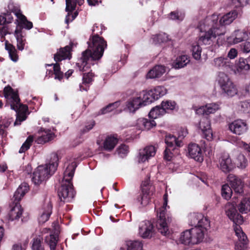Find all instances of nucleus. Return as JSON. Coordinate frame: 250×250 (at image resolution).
Listing matches in <instances>:
<instances>
[{"label": "nucleus", "mask_w": 250, "mask_h": 250, "mask_svg": "<svg viewBox=\"0 0 250 250\" xmlns=\"http://www.w3.org/2000/svg\"><path fill=\"white\" fill-rule=\"evenodd\" d=\"M189 58L187 55H182L178 57L173 62V66L176 69H179L186 66L189 62Z\"/></svg>", "instance_id": "39"}, {"label": "nucleus", "mask_w": 250, "mask_h": 250, "mask_svg": "<svg viewBox=\"0 0 250 250\" xmlns=\"http://www.w3.org/2000/svg\"><path fill=\"white\" fill-rule=\"evenodd\" d=\"M118 153L123 157L122 155H125L128 152V146L125 144L121 145L118 148Z\"/></svg>", "instance_id": "58"}, {"label": "nucleus", "mask_w": 250, "mask_h": 250, "mask_svg": "<svg viewBox=\"0 0 250 250\" xmlns=\"http://www.w3.org/2000/svg\"><path fill=\"white\" fill-rule=\"evenodd\" d=\"M144 105V100L143 97L139 94V96L133 97L129 99L127 102L126 106L130 112H134L137 109Z\"/></svg>", "instance_id": "29"}, {"label": "nucleus", "mask_w": 250, "mask_h": 250, "mask_svg": "<svg viewBox=\"0 0 250 250\" xmlns=\"http://www.w3.org/2000/svg\"><path fill=\"white\" fill-rule=\"evenodd\" d=\"M237 14L238 13L235 10L229 12L222 16L220 18L219 22H218L219 19L218 16L215 14H213L211 18L207 19L205 22H208L209 21H211L213 24V28L214 29H215V28L220 29L223 28L222 31H224L225 34V26L231 23L236 18Z\"/></svg>", "instance_id": "11"}, {"label": "nucleus", "mask_w": 250, "mask_h": 250, "mask_svg": "<svg viewBox=\"0 0 250 250\" xmlns=\"http://www.w3.org/2000/svg\"><path fill=\"white\" fill-rule=\"evenodd\" d=\"M234 231L238 239V241L235 244V250H244L247 244V236L240 227H236L234 229Z\"/></svg>", "instance_id": "27"}, {"label": "nucleus", "mask_w": 250, "mask_h": 250, "mask_svg": "<svg viewBox=\"0 0 250 250\" xmlns=\"http://www.w3.org/2000/svg\"><path fill=\"white\" fill-rule=\"evenodd\" d=\"M163 109L166 110V113H169L170 111L174 110H178V107L176 106V103L174 101L167 100L163 101L161 104Z\"/></svg>", "instance_id": "41"}, {"label": "nucleus", "mask_w": 250, "mask_h": 250, "mask_svg": "<svg viewBox=\"0 0 250 250\" xmlns=\"http://www.w3.org/2000/svg\"><path fill=\"white\" fill-rule=\"evenodd\" d=\"M14 35L17 40L18 49L20 51H22L26 43V39L24 36L23 35V33H21V31L15 30Z\"/></svg>", "instance_id": "37"}, {"label": "nucleus", "mask_w": 250, "mask_h": 250, "mask_svg": "<svg viewBox=\"0 0 250 250\" xmlns=\"http://www.w3.org/2000/svg\"><path fill=\"white\" fill-rule=\"evenodd\" d=\"M168 18L172 20H176L178 21H182L185 16V13L181 10H177L171 12L168 14Z\"/></svg>", "instance_id": "44"}, {"label": "nucleus", "mask_w": 250, "mask_h": 250, "mask_svg": "<svg viewBox=\"0 0 250 250\" xmlns=\"http://www.w3.org/2000/svg\"><path fill=\"white\" fill-rule=\"evenodd\" d=\"M199 126L203 133V137L208 141H211L213 139V134L209 119L207 118H203L200 122Z\"/></svg>", "instance_id": "24"}, {"label": "nucleus", "mask_w": 250, "mask_h": 250, "mask_svg": "<svg viewBox=\"0 0 250 250\" xmlns=\"http://www.w3.org/2000/svg\"><path fill=\"white\" fill-rule=\"evenodd\" d=\"M58 237L54 234H51L47 237L45 241L48 244L50 250H55L58 243Z\"/></svg>", "instance_id": "47"}, {"label": "nucleus", "mask_w": 250, "mask_h": 250, "mask_svg": "<svg viewBox=\"0 0 250 250\" xmlns=\"http://www.w3.org/2000/svg\"><path fill=\"white\" fill-rule=\"evenodd\" d=\"M250 38V32L245 30H236L234 31L231 36L228 38L229 42L233 44H236Z\"/></svg>", "instance_id": "22"}, {"label": "nucleus", "mask_w": 250, "mask_h": 250, "mask_svg": "<svg viewBox=\"0 0 250 250\" xmlns=\"http://www.w3.org/2000/svg\"><path fill=\"white\" fill-rule=\"evenodd\" d=\"M140 93L144 100V105H146L158 100L166 92L164 86H158L148 91H143Z\"/></svg>", "instance_id": "12"}, {"label": "nucleus", "mask_w": 250, "mask_h": 250, "mask_svg": "<svg viewBox=\"0 0 250 250\" xmlns=\"http://www.w3.org/2000/svg\"><path fill=\"white\" fill-rule=\"evenodd\" d=\"M5 49L8 51L10 58L14 62H17L19 57L15 47L6 41L5 42Z\"/></svg>", "instance_id": "36"}, {"label": "nucleus", "mask_w": 250, "mask_h": 250, "mask_svg": "<svg viewBox=\"0 0 250 250\" xmlns=\"http://www.w3.org/2000/svg\"><path fill=\"white\" fill-rule=\"evenodd\" d=\"M33 141V136L31 135L29 136L20 148L19 153H22L25 152L30 148Z\"/></svg>", "instance_id": "45"}, {"label": "nucleus", "mask_w": 250, "mask_h": 250, "mask_svg": "<svg viewBox=\"0 0 250 250\" xmlns=\"http://www.w3.org/2000/svg\"><path fill=\"white\" fill-rule=\"evenodd\" d=\"M218 81L222 90L228 96L232 97L237 94L236 86L226 74L220 73Z\"/></svg>", "instance_id": "13"}, {"label": "nucleus", "mask_w": 250, "mask_h": 250, "mask_svg": "<svg viewBox=\"0 0 250 250\" xmlns=\"http://www.w3.org/2000/svg\"><path fill=\"white\" fill-rule=\"evenodd\" d=\"M197 177L203 183H205V184H207L208 177H207V175L206 173H202L199 174Z\"/></svg>", "instance_id": "63"}, {"label": "nucleus", "mask_w": 250, "mask_h": 250, "mask_svg": "<svg viewBox=\"0 0 250 250\" xmlns=\"http://www.w3.org/2000/svg\"><path fill=\"white\" fill-rule=\"evenodd\" d=\"M29 187L26 183H23L18 187L15 192L13 198V207L9 213V220L14 221L18 220L21 217L23 212V208L20 204V202L25 194L28 191Z\"/></svg>", "instance_id": "6"}, {"label": "nucleus", "mask_w": 250, "mask_h": 250, "mask_svg": "<svg viewBox=\"0 0 250 250\" xmlns=\"http://www.w3.org/2000/svg\"><path fill=\"white\" fill-rule=\"evenodd\" d=\"M235 163L238 167L244 168L248 165V162L243 154H239L237 157Z\"/></svg>", "instance_id": "48"}, {"label": "nucleus", "mask_w": 250, "mask_h": 250, "mask_svg": "<svg viewBox=\"0 0 250 250\" xmlns=\"http://www.w3.org/2000/svg\"><path fill=\"white\" fill-rule=\"evenodd\" d=\"M32 248L33 250H44V247L42 245V241L39 238L33 239Z\"/></svg>", "instance_id": "53"}, {"label": "nucleus", "mask_w": 250, "mask_h": 250, "mask_svg": "<svg viewBox=\"0 0 250 250\" xmlns=\"http://www.w3.org/2000/svg\"><path fill=\"white\" fill-rule=\"evenodd\" d=\"M192 55L194 59L196 60H199L201 59L202 48L198 44L193 45L191 47Z\"/></svg>", "instance_id": "49"}, {"label": "nucleus", "mask_w": 250, "mask_h": 250, "mask_svg": "<svg viewBox=\"0 0 250 250\" xmlns=\"http://www.w3.org/2000/svg\"><path fill=\"white\" fill-rule=\"evenodd\" d=\"M219 109V105L215 103L207 104L205 106H202L197 109L196 112L199 115H209L215 113Z\"/></svg>", "instance_id": "30"}, {"label": "nucleus", "mask_w": 250, "mask_h": 250, "mask_svg": "<svg viewBox=\"0 0 250 250\" xmlns=\"http://www.w3.org/2000/svg\"><path fill=\"white\" fill-rule=\"evenodd\" d=\"M3 95L11 109L16 112L28 113V107L26 104L21 103L18 90H15L9 85L5 86L3 91Z\"/></svg>", "instance_id": "7"}, {"label": "nucleus", "mask_w": 250, "mask_h": 250, "mask_svg": "<svg viewBox=\"0 0 250 250\" xmlns=\"http://www.w3.org/2000/svg\"><path fill=\"white\" fill-rule=\"evenodd\" d=\"M156 152V148L153 146H148L141 149L139 152V162L144 163L147 161L151 157H153Z\"/></svg>", "instance_id": "26"}, {"label": "nucleus", "mask_w": 250, "mask_h": 250, "mask_svg": "<svg viewBox=\"0 0 250 250\" xmlns=\"http://www.w3.org/2000/svg\"><path fill=\"white\" fill-rule=\"evenodd\" d=\"M152 39L155 44L161 43L167 40V36L165 34H158L153 35Z\"/></svg>", "instance_id": "50"}, {"label": "nucleus", "mask_w": 250, "mask_h": 250, "mask_svg": "<svg viewBox=\"0 0 250 250\" xmlns=\"http://www.w3.org/2000/svg\"><path fill=\"white\" fill-rule=\"evenodd\" d=\"M118 140L117 137L113 136H108L105 138L104 144V149L110 151L112 150L118 143Z\"/></svg>", "instance_id": "33"}, {"label": "nucleus", "mask_w": 250, "mask_h": 250, "mask_svg": "<svg viewBox=\"0 0 250 250\" xmlns=\"http://www.w3.org/2000/svg\"><path fill=\"white\" fill-rule=\"evenodd\" d=\"M139 234L143 238H151L154 234V226L151 221L145 220L139 225Z\"/></svg>", "instance_id": "20"}, {"label": "nucleus", "mask_w": 250, "mask_h": 250, "mask_svg": "<svg viewBox=\"0 0 250 250\" xmlns=\"http://www.w3.org/2000/svg\"><path fill=\"white\" fill-rule=\"evenodd\" d=\"M229 128L233 133L241 135L247 131L248 126L245 121L241 119H238L230 123Z\"/></svg>", "instance_id": "21"}, {"label": "nucleus", "mask_w": 250, "mask_h": 250, "mask_svg": "<svg viewBox=\"0 0 250 250\" xmlns=\"http://www.w3.org/2000/svg\"><path fill=\"white\" fill-rule=\"evenodd\" d=\"M249 0H232V4L236 8L240 10L249 4Z\"/></svg>", "instance_id": "52"}, {"label": "nucleus", "mask_w": 250, "mask_h": 250, "mask_svg": "<svg viewBox=\"0 0 250 250\" xmlns=\"http://www.w3.org/2000/svg\"><path fill=\"white\" fill-rule=\"evenodd\" d=\"M76 45L77 43L70 42L68 45L60 48L54 56V59L56 63L45 64L46 67L47 66H53L55 79L61 81L63 79L64 74L61 70V67L59 62L67 59L70 60L72 57L71 52L72 48L74 47H76Z\"/></svg>", "instance_id": "5"}, {"label": "nucleus", "mask_w": 250, "mask_h": 250, "mask_svg": "<svg viewBox=\"0 0 250 250\" xmlns=\"http://www.w3.org/2000/svg\"><path fill=\"white\" fill-rule=\"evenodd\" d=\"M221 170L225 173L230 172L234 167V165L228 154H223L219 160Z\"/></svg>", "instance_id": "23"}, {"label": "nucleus", "mask_w": 250, "mask_h": 250, "mask_svg": "<svg viewBox=\"0 0 250 250\" xmlns=\"http://www.w3.org/2000/svg\"><path fill=\"white\" fill-rule=\"evenodd\" d=\"M146 120V118H142L137 120L136 125L139 129L142 130H145Z\"/></svg>", "instance_id": "57"}, {"label": "nucleus", "mask_w": 250, "mask_h": 250, "mask_svg": "<svg viewBox=\"0 0 250 250\" xmlns=\"http://www.w3.org/2000/svg\"><path fill=\"white\" fill-rule=\"evenodd\" d=\"M156 124L153 120L146 119V122L145 130H149L153 126H156Z\"/></svg>", "instance_id": "60"}, {"label": "nucleus", "mask_w": 250, "mask_h": 250, "mask_svg": "<svg viewBox=\"0 0 250 250\" xmlns=\"http://www.w3.org/2000/svg\"><path fill=\"white\" fill-rule=\"evenodd\" d=\"M227 178L230 187L234 191L233 198H238V196H242L244 193V184L242 180L232 174H229Z\"/></svg>", "instance_id": "17"}, {"label": "nucleus", "mask_w": 250, "mask_h": 250, "mask_svg": "<svg viewBox=\"0 0 250 250\" xmlns=\"http://www.w3.org/2000/svg\"><path fill=\"white\" fill-rule=\"evenodd\" d=\"M190 225L194 226V228H198L201 229L205 235V232L210 226L209 220L205 217L201 213H194L190 216Z\"/></svg>", "instance_id": "14"}, {"label": "nucleus", "mask_w": 250, "mask_h": 250, "mask_svg": "<svg viewBox=\"0 0 250 250\" xmlns=\"http://www.w3.org/2000/svg\"><path fill=\"white\" fill-rule=\"evenodd\" d=\"M241 94L246 97L250 96V83L246 84L240 91Z\"/></svg>", "instance_id": "61"}, {"label": "nucleus", "mask_w": 250, "mask_h": 250, "mask_svg": "<svg viewBox=\"0 0 250 250\" xmlns=\"http://www.w3.org/2000/svg\"><path fill=\"white\" fill-rule=\"evenodd\" d=\"M237 50L234 48H231L229 51L228 57L229 59H234L237 56Z\"/></svg>", "instance_id": "62"}, {"label": "nucleus", "mask_w": 250, "mask_h": 250, "mask_svg": "<svg viewBox=\"0 0 250 250\" xmlns=\"http://www.w3.org/2000/svg\"><path fill=\"white\" fill-rule=\"evenodd\" d=\"M94 74L90 71L83 73V83L89 84L93 81Z\"/></svg>", "instance_id": "51"}, {"label": "nucleus", "mask_w": 250, "mask_h": 250, "mask_svg": "<svg viewBox=\"0 0 250 250\" xmlns=\"http://www.w3.org/2000/svg\"><path fill=\"white\" fill-rule=\"evenodd\" d=\"M120 105V101H116L113 103H110L102 108L99 111L100 114H105L107 113L113 111L114 109L118 108Z\"/></svg>", "instance_id": "43"}, {"label": "nucleus", "mask_w": 250, "mask_h": 250, "mask_svg": "<svg viewBox=\"0 0 250 250\" xmlns=\"http://www.w3.org/2000/svg\"><path fill=\"white\" fill-rule=\"evenodd\" d=\"M203 23H205L204 22ZM198 28L200 30V34L198 40V44H210L211 43V39L215 38L217 36H220L224 34V31L222 29L213 28V24L212 23L211 27L207 31L205 29L204 24H202L201 22L198 26Z\"/></svg>", "instance_id": "10"}, {"label": "nucleus", "mask_w": 250, "mask_h": 250, "mask_svg": "<svg viewBox=\"0 0 250 250\" xmlns=\"http://www.w3.org/2000/svg\"><path fill=\"white\" fill-rule=\"evenodd\" d=\"M232 194V190L230 187L227 184L223 185L221 189V194L224 198L229 200Z\"/></svg>", "instance_id": "46"}, {"label": "nucleus", "mask_w": 250, "mask_h": 250, "mask_svg": "<svg viewBox=\"0 0 250 250\" xmlns=\"http://www.w3.org/2000/svg\"><path fill=\"white\" fill-rule=\"evenodd\" d=\"M17 113V118L16 120L14 123V125H19L21 124V123L24 120H25L27 117V113L25 112H16Z\"/></svg>", "instance_id": "54"}, {"label": "nucleus", "mask_w": 250, "mask_h": 250, "mask_svg": "<svg viewBox=\"0 0 250 250\" xmlns=\"http://www.w3.org/2000/svg\"><path fill=\"white\" fill-rule=\"evenodd\" d=\"M236 206V205L233 203L229 202L226 204L225 207L226 215L230 220L233 221L234 224L236 225L234 229L237 226L240 227L239 225L243 222V217L238 213Z\"/></svg>", "instance_id": "15"}, {"label": "nucleus", "mask_w": 250, "mask_h": 250, "mask_svg": "<svg viewBox=\"0 0 250 250\" xmlns=\"http://www.w3.org/2000/svg\"><path fill=\"white\" fill-rule=\"evenodd\" d=\"M143 248V244L137 240L127 241L125 248L122 247L120 250H141Z\"/></svg>", "instance_id": "34"}, {"label": "nucleus", "mask_w": 250, "mask_h": 250, "mask_svg": "<svg viewBox=\"0 0 250 250\" xmlns=\"http://www.w3.org/2000/svg\"><path fill=\"white\" fill-rule=\"evenodd\" d=\"M188 134V129L181 128L178 132L177 137L168 134L166 135L165 142L166 144L165 150L164 152V159L167 161H170L174 156V154H178L179 148L183 146V139Z\"/></svg>", "instance_id": "4"}, {"label": "nucleus", "mask_w": 250, "mask_h": 250, "mask_svg": "<svg viewBox=\"0 0 250 250\" xmlns=\"http://www.w3.org/2000/svg\"><path fill=\"white\" fill-rule=\"evenodd\" d=\"M59 157L56 153L50 155L49 163L38 166L32 174V181L35 185H39L52 176L57 170Z\"/></svg>", "instance_id": "3"}, {"label": "nucleus", "mask_w": 250, "mask_h": 250, "mask_svg": "<svg viewBox=\"0 0 250 250\" xmlns=\"http://www.w3.org/2000/svg\"><path fill=\"white\" fill-rule=\"evenodd\" d=\"M239 211L241 213H247L250 211V197L243 198L237 205Z\"/></svg>", "instance_id": "35"}, {"label": "nucleus", "mask_w": 250, "mask_h": 250, "mask_svg": "<svg viewBox=\"0 0 250 250\" xmlns=\"http://www.w3.org/2000/svg\"><path fill=\"white\" fill-rule=\"evenodd\" d=\"M166 114V110L163 108L161 105L156 106L151 109L148 116L151 119H156Z\"/></svg>", "instance_id": "38"}, {"label": "nucleus", "mask_w": 250, "mask_h": 250, "mask_svg": "<svg viewBox=\"0 0 250 250\" xmlns=\"http://www.w3.org/2000/svg\"><path fill=\"white\" fill-rule=\"evenodd\" d=\"M94 31L95 26L93 27V34L87 42L88 48L82 52L81 57L76 63L80 71H88L91 65L94 64V62L102 57L107 46L106 42L104 38L94 34Z\"/></svg>", "instance_id": "1"}, {"label": "nucleus", "mask_w": 250, "mask_h": 250, "mask_svg": "<svg viewBox=\"0 0 250 250\" xmlns=\"http://www.w3.org/2000/svg\"><path fill=\"white\" fill-rule=\"evenodd\" d=\"M166 72L165 66L162 65H155L147 73V78L153 79L161 77Z\"/></svg>", "instance_id": "31"}, {"label": "nucleus", "mask_w": 250, "mask_h": 250, "mask_svg": "<svg viewBox=\"0 0 250 250\" xmlns=\"http://www.w3.org/2000/svg\"><path fill=\"white\" fill-rule=\"evenodd\" d=\"M76 164L73 162L69 164L64 172V181L58 190V194L61 202H70L75 195V191L71 182L74 176Z\"/></svg>", "instance_id": "2"}, {"label": "nucleus", "mask_w": 250, "mask_h": 250, "mask_svg": "<svg viewBox=\"0 0 250 250\" xmlns=\"http://www.w3.org/2000/svg\"><path fill=\"white\" fill-rule=\"evenodd\" d=\"M250 69V65L248 63V61L247 59L240 58L238 62L236 63V69L239 73H244Z\"/></svg>", "instance_id": "40"}, {"label": "nucleus", "mask_w": 250, "mask_h": 250, "mask_svg": "<svg viewBox=\"0 0 250 250\" xmlns=\"http://www.w3.org/2000/svg\"><path fill=\"white\" fill-rule=\"evenodd\" d=\"M14 14L18 19V23L17 28L15 30L21 31L23 33V29L30 30L33 27V23L31 21L27 20V18L22 14L20 9L15 10L14 12Z\"/></svg>", "instance_id": "19"}, {"label": "nucleus", "mask_w": 250, "mask_h": 250, "mask_svg": "<svg viewBox=\"0 0 250 250\" xmlns=\"http://www.w3.org/2000/svg\"><path fill=\"white\" fill-rule=\"evenodd\" d=\"M95 125V122L94 120L91 121L85 125L84 127L80 131L81 135L85 134L91 130Z\"/></svg>", "instance_id": "56"}, {"label": "nucleus", "mask_w": 250, "mask_h": 250, "mask_svg": "<svg viewBox=\"0 0 250 250\" xmlns=\"http://www.w3.org/2000/svg\"><path fill=\"white\" fill-rule=\"evenodd\" d=\"M163 198V206L159 209V219L157 220L156 226L160 233L164 236L169 237L171 233L168 229V225L171 222L172 219L171 216L166 215V207L168 202V195L167 193L164 195Z\"/></svg>", "instance_id": "8"}, {"label": "nucleus", "mask_w": 250, "mask_h": 250, "mask_svg": "<svg viewBox=\"0 0 250 250\" xmlns=\"http://www.w3.org/2000/svg\"><path fill=\"white\" fill-rule=\"evenodd\" d=\"M52 206L48 203L46 207V209L42 212L39 218L40 223H44L48 220L51 214L52 213Z\"/></svg>", "instance_id": "42"}, {"label": "nucleus", "mask_w": 250, "mask_h": 250, "mask_svg": "<svg viewBox=\"0 0 250 250\" xmlns=\"http://www.w3.org/2000/svg\"><path fill=\"white\" fill-rule=\"evenodd\" d=\"M188 153L189 156L198 162L201 163L204 160L201 148L195 143H190L188 145Z\"/></svg>", "instance_id": "25"}, {"label": "nucleus", "mask_w": 250, "mask_h": 250, "mask_svg": "<svg viewBox=\"0 0 250 250\" xmlns=\"http://www.w3.org/2000/svg\"><path fill=\"white\" fill-rule=\"evenodd\" d=\"M241 49L243 52L249 53L250 52V42H245L241 45Z\"/></svg>", "instance_id": "59"}, {"label": "nucleus", "mask_w": 250, "mask_h": 250, "mask_svg": "<svg viewBox=\"0 0 250 250\" xmlns=\"http://www.w3.org/2000/svg\"><path fill=\"white\" fill-rule=\"evenodd\" d=\"M240 110L244 113H250V100H246L240 103Z\"/></svg>", "instance_id": "55"}, {"label": "nucleus", "mask_w": 250, "mask_h": 250, "mask_svg": "<svg viewBox=\"0 0 250 250\" xmlns=\"http://www.w3.org/2000/svg\"><path fill=\"white\" fill-rule=\"evenodd\" d=\"M65 11L67 12V14L65 17V22L68 25L70 22L72 21L78 15L77 11L72 12L75 10L76 5L78 4L79 5H82L83 0H66Z\"/></svg>", "instance_id": "16"}, {"label": "nucleus", "mask_w": 250, "mask_h": 250, "mask_svg": "<svg viewBox=\"0 0 250 250\" xmlns=\"http://www.w3.org/2000/svg\"><path fill=\"white\" fill-rule=\"evenodd\" d=\"M214 65L219 68H232L233 64L228 58L219 57L214 59Z\"/></svg>", "instance_id": "32"}, {"label": "nucleus", "mask_w": 250, "mask_h": 250, "mask_svg": "<svg viewBox=\"0 0 250 250\" xmlns=\"http://www.w3.org/2000/svg\"><path fill=\"white\" fill-rule=\"evenodd\" d=\"M204 238V234L201 229L198 228H192L182 232L179 241L185 245H192L202 242Z\"/></svg>", "instance_id": "9"}, {"label": "nucleus", "mask_w": 250, "mask_h": 250, "mask_svg": "<svg viewBox=\"0 0 250 250\" xmlns=\"http://www.w3.org/2000/svg\"><path fill=\"white\" fill-rule=\"evenodd\" d=\"M150 183L147 180L144 181L141 184V191L138 196L137 200L143 206L147 205L150 199Z\"/></svg>", "instance_id": "18"}, {"label": "nucleus", "mask_w": 250, "mask_h": 250, "mask_svg": "<svg viewBox=\"0 0 250 250\" xmlns=\"http://www.w3.org/2000/svg\"><path fill=\"white\" fill-rule=\"evenodd\" d=\"M4 16L6 18V23H10L12 22L13 20V17L10 12H7L6 13L4 14Z\"/></svg>", "instance_id": "64"}, {"label": "nucleus", "mask_w": 250, "mask_h": 250, "mask_svg": "<svg viewBox=\"0 0 250 250\" xmlns=\"http://www.w3.org/2000/svg\"><path fill=\"white\" fill-rule=\"evenodd\" d=\"M41 136H39L35 140L36 143L38 144H43L52 139L55 137V134L50 129L41 128L39 131Z\"/></svg>", "instance_id": "28"}]
</instances>
